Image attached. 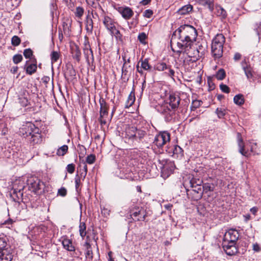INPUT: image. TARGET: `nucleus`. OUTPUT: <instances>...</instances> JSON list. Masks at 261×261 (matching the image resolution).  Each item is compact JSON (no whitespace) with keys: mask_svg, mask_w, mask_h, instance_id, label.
I'll return each instance as SVG.
<instances>
[{"mask_svg":"<svg viewBox=\"0 0 261 261\" xmlns=\"http://www.w3.org/2000/svg\"><path fill=\"white\" fill-rule=\"evenodd\" d=\"M197 35L196 30L192 25H181L174 32L172 36V39L174 37H178L179 41L177 42V46L178 49L175 50L172 48V50L180 56L182 51L186 52L191 47Z\"/></svg>","mask_w":261,"mask_h":261,"instance_id":"nucleus-1","label":"nucleus"},{"mask_svg":"<svg viewBox=\"0 0 261 261\" xmlns=\"http://www.w3.org/2000/svg\"><path fill=\"white\" fill-rule=\"evenodd\" d=\"M180 97L174 93L169 95L167 99V103L161 107V112L165 115L167 121H169L175 115V111L178 108L180 103Z\"/></svg>","mask_w":261,"mask_h":261,"instance_id":"nucleus-2","label":"nucleus"},{"mask_svg":"<svg viewBox=\"0 0 261 261\" xmlns=\"http://www.w3.org/2000/svg\"><path fill=\"white\" fill-rule=\"evenodd\" d=\"M225 38L222 34H218L212 40L211 52L215 60L219 59L223 56V45Z\"/></svg>","mask_w":261,"mask_h":261,"instance_id":"nucleus-3","label":"nucleus"},{"mask_svg":"<svg viewBox=\"0 0 261 261\" xmlns=\"http://www.w3.org/2000/svg\"><path fill=\"white\" fill-rule=\"evenodd\" d=\"M100 104V116L98 119L101 126L107 124L109 120L108 110L109 108V105L106 102L105 99L103 98L99 99Z\"/></svg>","mask_w":261,"mask_h":261,"instance_id":"nucleus-4","label":"nucleus"},{"mask_svg":"<svg viewBox=\"0 0 261 261\" xmlns=\"http://www.w3.org/2000/svg\"><path fill=\"white\" fill-rule=\"evenodd\" d=\"M28 189L35 193H39L44 187L43 182L36 176L30 177L27 180Z\"/></svg>","mask_w":261,"mask_h":261,"instance_id":"nucleus-5","label":"nucleus"},{"mask_svg":"<svg viewBox=\"0 0 261 261\" xmlns=\"http://www.w3.org/2000/svg\"><path fill=\"white\" fill-rule=\"evenodd\" d=\"M130 216L135 221H143L146 217V212L142 207L135 206L129 211Z\"/></svg>","mask_w":261,"mask_h":261,"instance_id":"nucleus-6","label":"nucleus"},{"mask_svg":"<svg viewBox=\"0 0 261 261\" xmlns=\"http://www.w3.org/2000/svg\"><path fill=\"white\" fill-rule=\"evenodd\" d=\"M170 140V135L167 132H163L156 135L153 143L158 147L161 148Z\"/></svg>","mask_w":261,"mask_h":261,"instance_id":"nucleus-7","label":"nucleus"},{"mask_svg":"<svg viewBox=\"0 0 261 261\" xmlns=\"http://www.w3.org/2000/svg\"><path fill=\"white\" fill-rule=\"evenodd\" d=\"M239 237L240 234L237 230L230 229L224 234L223 242H229L230 244H236Z\"/></svg>","mask_w":261,"mask_h":261,"instance_id":"nucleus-8","label":"nucleus"},{"mask_svg":"<svg viewBox=\"0 0 261 261\" xmlns=\"http://www.w3.org/2000/svg\"><path fill=\"white\" fill-rule=\"evenodd\" d=\"M149 60L148 58H145V59L141 58L138 63L136 66V70L141 75L144 73L143 70L151 71L152 67L149 63Z\"/></svg>","mask_w":261,"mask_h":261,"instance_id":"nucleus-9","label":"nucleus"},{"mask_svg":"<svg viewBox=\"0 0 261 261\" xmlns=\"http://www.w3.org/2000/svg\"><path fill=\"white\" fill-rule=\"evenodd\" d=\"M122 58L124 63L122 67L121 79L123 80L124 82H127L128 81L131 75L133 68L130 65H126V57L125 54L124 55H122Z\"/></svg>","mask_w":261,"mask_h":261,"instance_id":"nucleus-10","label":"nucleus"},{"mask_svg":"<svg viewBox=\"0 0 261 261\" xmlns=\"http://www.w3.org/2000/svg\"><path fill=\"white\" fill-rule=\"evenodd\" d=\"M36 126L32 123L28 122L19 129V135L23 138H28L31 135Z\"/></svg>","mask_w":261,"mask_h":261,"instance_id":"nucleus-11","label":"nucleus"},{"mask_svg":"<svg viewBox=\"0 0 261 261\" xmlns=\"http://www.w3.org/2000/svg\"><path fill=\"white\" fill-rule=\"evenodd\" d=\"M19 186L16 187V185H14L13 188V192L11 194V196L14 199L15 201H18L19 200L22 199L23 192L24 186L22 182H19Z\"/></svg>","mask_w":261,"mask_h":261,"instance_id":"nucleus-12","label":"nucleus"},{"mask_svg":"<svg viewBox=\"0 0 261 261\" xmlns=\"http://www.w3.org/2000/svg\"><path fill=\"white\" fill-rule=\"evenodd\" d=\"M222 245L224 251L228 255H234L238 252L236 243L230 244L229 242H222Z\"/></svg>","mask_w":261,"mask_h":261,"instance_id":"nucleus-13","label":"nucleus"},{"mask_svg":"<svg viewBox=\"0 0 261 261\" xmlns=\"http://www.w3.org/2000/svg\"><path fill=\"white\" fill-rule=\"evenodd\" d=\"M28 139L33 144L40 143L42 141L41 131L38 127H36Z\"/></svg>","mask_w":261,"mask_h":261,"instance_id":"nucleus-14","label":"nucleus"},{"mask_svg":"<svg viewBox=\"0 0 261 261\" xmlns=\"http://www.w3.org/2000/svg\"><path fill=\"white\" fill-rule=\"evenodd\" d=\"M136 130V127L134 126L126 125L125 130L122 133L123 137L127 140L128 141L132 142L133 139V136L135 135V131Z\"/></svg>","mask_w":261,"mask_h":261,"instance_id":"nucleus-15","label":"nucleus"},{"mask_svg":"<svg viewBox=\"0 0 261 261\" xmlns=\"http://www.w3.org/2000/svg\"><path fill=\"white\" fill-rule=\"evenodd\" d=\"M61 241H62V244L64 249L68 251H75V249L74 246L72 245V240L68 239L67 236L62 237L61 239Z\"/></svg>","mask_w":261,"mask_h":261,"instance_id":"nucleus-16","label":"nucleus"},{"mask_svg":"<svg viewBox=\"0 0 261 261\" xmlns=\"http://www.w3.org/2000/svg\"><path fill=\"white\" fill-rule=\"evenodd\" d=\"M118 12L121 14L123 18L126 20L129 19L134 15L133 11L128 7H119Z\"/></svg>","mask_w":261,"mask_h":261,"instance_id":"nucleus-17","label":"nucleus"},{"mask_svg":"<svg viewBox=\"0 0 261 261\" xmlns=\"http://www.w3.org/2000/svg\"><path fill=\"white\" fill-rule=\"evenodd\" d=\"M147 133L145 130L137 128L136 127V130L135 131V135L132 139V143L140 142L146 136Z\"/></svg>","mask_w":261,"mask_h":261,"instance_id":"nucleus-18","label":"nucleus"},{"mask_svg":"<svg viewBox=\"0 0 261 261\" xmlns=\"http://www.w3.org/2000/svg\"><path fill=\"white\" fill-rule=\"evenodd\" d=\"M238 146L239 148V152L245 156V157L249 158L250 156V154L248 153V151L245 150V145L243 142V139L241 137L240 133H238Z\"/></svg>","mask_w":261,"mask_h":261,"instance_id":"nucleus-19","label":"nucleus"},{"mask_svg":"<svg viewBox=\"0 0 261 261\" xmlns=\"http://www.w3.org/2000/svg\"><path fill=\"white\" fill-rule=\"evenodd\" d=\"M70 49L72 58L79 62L81 57V52L79 46L74 43L70 45Z\"/></svg>","mask_w":261,"mask_h":261,"instance_id":"nucleus-20","label":"nucleus"},{"mask_svg":"<svg viewBox=\"0 0 261 261\" xmlns=\"http://www.w3.org/2000/svg\"><path fill=\"white\" fill-rule=\"evenodd\" d=\"M192 190H191V194L193 196V199L194 200H198L200 199L203 195L202 188L201 186L193 187H191Z\"/></svg>","mask_w":261,"mask_h":261,"instance_id":"nucleus-21","label":"nucleus"},{"mask_svg":"<svg viewBox=\"0 0 261 261\" xmlns=\"http://www.w3.org/2000/svg\"><path fill=\"white\" fill-rule=\"evenodd\" d=\"M214 13L222 20L225 19L227 16L226 10L219 5L215 6V11Z\"/></svg>","mask_w":261,"mask_h":261,"instance_id":"nucleus-22","label":"nucleus"},{"mask_svg":"<svg viewBox=\"0 0 261 261\" xmlns=\"http://www.w3.org/2000/svg\"><path fill=\"white\" fill-rule=\"evenodd\" d=\"M175 168L174 165L172 162H166L162 167V172L167 174V176L173 173Z\"/></svg>","mask_w":261,"mask_h":261,"instance_id":"nucleus-23","label":"nucleus"},{"mask_svg":"<svg viewBox=\"0 0 261 261\" xmlns=\"http://www.w3.org/2000/svg\"><path fill=\"white\" fill-rule=\"evenodd\" d=\"M103 23L108 30L111 31L115 28V22L108 16H105L103 19Z\"/></svg>","mask_w":261,"mask_h":261,"instance_id":"nucleus-24","label":"nucleus"},{"mask_svg":"<svg viewBox=\"0 0 261 261\" xmlns=\"http://www.w3.org/2000/svg\"><path fill=\"white\" fill-rule=\"evenodd\" d=\"M29 61H27L25 63V65H24V68L26 70V73L28 74L32 75L34 73L37 68L36 61H35V63L29 64Z\"/></svg>","mask_w":261,"mask_h":261,"instance_id":"nucleus-25","label":"nucleus"},{"mask_svg":"<svg viewBox=\"0 0 261 261\" xmlns=\"http://www.w3.org/2000/svg\"><path fill=\"white\" fill-rule=\"evenodd\" d=\"M12 259V255L10 249L0 251V261H11Z\"/></svg>","mask_w":261,"mask_h":261,"instance_id":"nucleus-26","label":"nucleus"},{"mask_svg":"<svg viewBox=\"0 0 261 261\" xmlns=\"http://www.w3.org/2000/svg\"><path fill=\"white\" fill-rule=\"evenodd\" d=\"M193 9L192 5L188 4L180 8L176 13L179 15H185L189 14L193 10Z\"/></svg>","mask_w":261,"mask_h":261,"instance_id":"nucleus-27","label":"nucleus"},{"mask_svg":"<svg viewBox=\"0 0 261 261\" xmlns=\"http://www.w3.org/2000/svg\"><path fill=\"white\" fill-rule=\"evenodd\" d=\"M90 13V10H88L86 20V29L88 32L91 33L93 28V22Z\"/></svg>","mask_w":261,"mask_h":261,"instance_id":"nucleus-28","label":"nucleus"},{"mask_svg":"<svg viewBox=\"0 0 261 261\" xmlns=\"http://www.w3.org/2000/svg\"><path fill=\"white\" fill-rule=\"evenodd\" d=\"M198 3L203 6L207 7L211 12L214 10V0H198Z\"/></svg>","mask_w":261,"mask_h":261,"instance_id":"nucleus-29","label":"nucleus"},{"mask_svg":"<svg viewBox=\"0 0 261 261\" xmlns=\"http://www.w3.org/2000/svg\"><path fill=\"white\" fill-rule=\"evenodd\" d=\"M135 99L136 98L135 95V91L133 89L128 95L127 101L126 102L125 107L128 108L131 107L134 103Z\"/></svg>","mask_w":261,"mask_h":261,"instance_id":"nucleus-30","label":"nucleus"},{"mask_svg":"<svg viewBox=\"0 0 261 261\" xmlns=\"http://www.w3.org/2000/svg\"><path fill=\"white\" fill-rule=\"evenodd\" d=\"M86 228L85 223L81 221L79 225V232L82 239H84L87 234Z\"/></svg>","mask_w":261,"mask_h":261,"instance_id":"nucleus-31","label":"nucleus"},{"mask_svg":"<svg viewBox=\"0 0 261 261\" xmlns=\"http://www.w3.org/2000/svg\"><path fill=\"white\" fill-rule=\"evenodd\" d=\"M233 101L236 105L242 106L245 102L244 95L241 94L236 95L233 98Z\"/></svg>","mask_w":261,"mask_h":261,"instance_id":"nucleus-32","label":"nucleus"},{"mask_svg":"<svg viewBox=\"0 0 261 261\" xmlns=\"http://www.w3.org/2000/svg\"><path fill=\"white\" fill-rule=\"evenodd\" d=\"M110 32L112 35L115 36L116 39L117 41H119L120 42H122L123 41L122 35L120 33L119 30L116 29V27Z\"/></svg>","mask_w":261,"mask_h":261,"instance_id":"nucleus-33","label":"nucleus"},{"mask_svg":"<svg viewBox=\"0 0 261 261\" xmlns=\"http://www.w3.org/2000/svg\"><path fill=\"white\" fill-rule=\"evenodd\" d=\"M154 69L158 71H163L166 69H167L168 68H169L168 65H167V64L163 62H160L157 63L154 65Z\"/></svg>","mask_w":261,"mask_h":261,"instance_id":"nucleus-34","label":"nucleus"},{"mask_svg":"<svg viewBox=\"0 0 261 261\" xmlns=\"http://www.w3.org/2000/svg\"><path fill=\"white\" fill-rule=\"evenodd\" d=\"M81 177L78 174H76L75 177V186L77 192L80 193L81 191L82 184L81 182Z\"/></svg>","mask_w":261,"mask_h":261,"instance_id":"nucleus-35","label":"nucleus"},{"mask_svg":"<svg viewBox=\"0 0 261 261\" xmlns=\"http://www.w3.org/2000/svg\"><path fill=\"white\" fill-rule=\"evenodd\" d=\"M105 0H86L87 4L92 7L96 8L97 7L101 9V7L99 4V2L103 3Z\"/></svg>","mask_w":261,"mask_h":261,"instance_id":"nucleus-36","label":"nucleus"},{"mask_svg":"<svg viewBox=\"0 0 261 261\" xmlns=\"http://www.w3.org/2000/svg\"><path fill=\"white\" fill-rule=\"evenodd\" d=\"M85 12L84 9L82 7H77L74 12L75 16L79 19H81Z\"/></svg>","mask_w":261,"mask_h":261,"instance_id":"nucleus-37","label":"nucleus"},{"mask_svg":"<svg viewBox=\"0 0 261 261\" xmlns=\"http://www.w3.org/2000/svg\"><path fill=\"white\" fill-rule=\"evenodd\" d=\"M68 147L66 145H64L60 147L57 151V154L59 156L64 155L68 151Z\"/></svg>","mask_w":261,"mask_h":261,"instance_id":"nucleus-38","label":"nucleus"},{"mask_svg":"<svg viewBox=\"0 0 261 261\" xmlns=\"http://www.w3.org/2000/svg\"><path fill=\"white\" fill-rule=\"evenodd\" d=\"M243 69L248 79L250 80L253 77L252 69L250 66H244Z\"/></svg>","mask_w":261,"mask_h":261,"instance_id":"nucleus-39","label":"nucleus"},{"mask_svg":"<svg viewBox=\"0 0 261 261\" xmlns=\"http://www.w3.org/2000/svg\"><path fill=\"white\" fill-rule=\"evenodd\" d=\"M202 180L199 178L193 177L190 181V184L191 187L201 186Z\"/></svg>","mask_w":261,"mask_h":261,"instance_id":"nucleus-40","label":"nucleus"},{"mask_svg":"<svg viewBox=\"0 0 261 261\" xmlns=\"http://www.w3.org/2000/svg\"><path fill=\"white\" fill-rule=\"evenodd\" d=\"M197 51L198 53L199 57H202L203 55H204L206 51L205 44H204V43H201L200 45H198V47L197 48Z\"/></svg>","mask_w":261,"mask_h":261,"instance_id":"nucleus-41","label":"nucleus"},{"mask_svg":"<svg viewBox=\"0 0 261 261\" xmlns=\"http://www.w3.org/2000/svg\"><path fill=\"white\" fill-rule=\"evenodd\" d=\"M18 102L23 107H27L29 104V101L27 97L22 95L19 97Z\"/></svg>","mask_w":261,"mask_h":261,"instance_id":"nucleus-42","label":"nucleus"},{"mask_svg":"<svg viewBox=\"0 0 261 261\" xmlns=\"http://www.w3.org/2000/svg\"><path fill=\"white\" fill-rule=\"evenodd\" d=\"M9 249V248L7 247L6 239L4 237L0 238V251Z\"/></svg>","mask_w":261,"mask_h":261,"instance_id":"nucleus-43","label":"nucleus"},{"mask_svg":"<svg viewBox=\"0 0 261 261\" xmlns=\"http://www.w3.org/2000/svg\"><path fill=\"white\" fill-rule=\"evenodd\" d=\"M226 76L225 71L223 69H219L216 74V77L218 80H223Z\"/></svg>","mask_w":261,"mask_h":261,"instance_id":"nucleus-44","label":"nucleus"},{"mask_svg":"<svg viewBox=\"0 0 261 261\" xmlns=\"http://www.w3.org/2000/svg\"><path fill=\"white\" fill-rule=\"evenodd\" d=\"M216 113L219 118H222L226 114V110L223 108H218L216 110Z\"/></svg>","mask_w":261,"mask_h":261,"instance_id":"nucleus-45","label":"nucleus"},{"mask_svg":"<svg viewBox=\"0 0 261 261\" xmlns=\"http://www.w3.org/2000/svg\"><path fill=\"white\" fill-rule=\"evenodd\" d=\"M202 192L203 193H206L208 192H212L214 191V188L211 186V184L209 183H205L202 185Z\"/></svg>","mask_w":261,"mask_h":261,"instance_id":"nucleus-46","label":"nucleus"},{"mask_svg":"<svg viewBox=\"0 0 261 261\" xmlns=\"http://www.w3.org/2000/svg\"><path fill=\"white\" fill-rule=\"evenodd\" d=\"M21 43L20 38L17 36H14L11 39V44L14 46H18Z\"/></svg>","mask_w":261,"mask_h":261,"instance_id":"nucleus-47","label":"nucleus"},{"mask_svg":"<svg viewBox=\"0 0 261 261\" xmlns=\"http://www.w3.org/2000/svg\"><path fill=\"white\" fill-rule=\"evenodd\" d=\"M95 155L93 154H91L86 157V162L85 163L86 164H92L95 162Z\"/></svg>","mask_w":261,"mask_h":261,"instance_id":"nucleus-48","label":"nucleus"},{"mask_svg":"<svg viewBox=\"0 0 261 261\" xmlns=\"http://www.w3.org/2000/svg\"><path fill=\"white\" fill-rule=\"evenodd\" d=\"M60 57V54L58 51H53L51 52L50 55V58L51 60V63L56 62L59 59Z\"/></svg>","mask_w":261,"mask_h":261,"instance_id":"nucleus-49","label":"nucleus"},{"mask_svg":"<svg viewBox=\"0 0 261 261\" xmlns=\"http://www.w3.org/2000/svg\"><path fill=\"white\" fill-rule=\"evenodd\" d=\"M84 54L86 59L87 62H89V57H91L92 61L94 60V57L93 54L92 50H89L87 51H84Z\"/></svg>","mask_w":261,"mask_h":261,"instance_id":"nucleus-50","label":"nucleus"},{"mask_svg":"<svg viewBox=\"0 0 261 261\" xmlns=\"http://www.w3.org/2000/svg\"><path fill=\"white\" fill-rule=\"evenodd\" d=\"M147 38V35L144 32L140 33L138 36L139 41L142 44H145V40Z\"/></svg>","mask_w":261,"mask_h":261,"instance_id":"nucleus-51","label":"nucleus"},{"mask_svg":"<svg viewBox=\"0 0 261 261\" xmlns=\"http://www.w3.org/2000/svg\"><path fill=\"white\" fill-rule=\"evenodd\" d=\"M22 59V56L20 54L15 55L13 57V61L15 64H17L21 62Z\"/></svg>","mask_w":261,"mask_h":261,"instance_id":"nucleus-52","label":"nucleus"},{"mask_svg":"<svg viewBox=\"0 0 261 261\" xmlns=\"http://www.w3.org/2000/svg\"><path fill=\"white\" fill-rule=\"evenodd\" d=\"M33 51L30 48H27L24 50L23 55L26 59H30L33 56Z\"/></svg>","mask_w":261,"mask_h":261,"instance_id":"nucleus-53","label":"nucleus"},{"mask_svg":"<svg viewBox=\"0 0 261 261\" xmlns=\"http://www.w3.org/2000/svg\"><path fill=\"white\" fill-rule=\"evenodd\" d=\"M75 166L74 164H69L66 167L67 171L70 173L72 174L75 171Z\"/></svg>","mask_w":261,"mask_h":261,"instance_id":"nucleus-54","label":"nucleus"},{"mask_svg":"<svg viewBox=\"0 0 261 261\" xmlns=\"http://www.w3.org/2000/svg\"><path fill=\"white\" fill-rule=\"evenodd\" d=\"M220 88L224 93H229L230 92V88L226 85L223 84H220Z\"/></svg>","mask_w":261,"mask_h":261,"instance_id":"nucleus-55","label":"nucleus"},{"mask_svg":"<svg viewBox=\"0 0 261 261\" xmlns=\"http://www.w3.org/2000/svg\"><path fill=\"white\" fill-rule=\"evenodd\" d=\"M76 74V72L75 70L72 67H69L67 69V71H66L65 75H68L70 76H74Z\"/></svg>","mask_w":261,"mask_h":261,"instance_id":"nucleus-56","label":"nucleus"},{"mask_svg":"<svg viewBox=\"0 0 261 261\" xmlns=\"http://www.w3.org/2000/svg\"><path fill=\"white\" fill-rule=\"evenodd\" d=\"M201 101L200 100H194L192 102V106H191V109L193 110V109H195L201 106Z\"/></svg>","mask_w":261,"mask_h":261,"instance_id":"nucleus-57","label":"nucleus"},{"mask_svg":"<svg viewBox=\"0 0 261 261\" xmlns=\"http://www.w3.org/2000/svg\"><path fill=\"white\" fill-rule=\"evenodd\" d=\"M153 11L150 9L146 10L143 14V16L148 18H150L153 15Z\"/></svg>","mask_w":261,"mask_h":261,"instance_id":"nucleus-58","label":"nucleus"},{"mask_svg":"<svg viewBox=\"0 0 261 261\" xmlns=\"http://www.w3.org/2000/svg\"><path fill=\"white\" fill-rule=\"evenodd\" d=\"M58 193L60 196H65L67 194V190L65 188L62 187L58 190Z\"/></svg>","mask_w":261,"mask_h":261,"instance_id":"nucleus-59","label":"nucleus"},{"mask_svg":"<svg viewBox=\"0 0 261 261\" xmlns=\"http://www.w3.org/2000/svg\"><path fill=\"white\" fill-rule=\"evenodd\" d=\"M183 151L182 148L178 145H176L174 146L173 149V153L174 154H180Z\"/></svg>","mask_w":261,"mask_h":261,"instance_id":"nucleus-60","label":"nucleus"},{"mask_svg":"<svg viewBox=\"0 0 261 261\" xmlns=\"http://www.w3.org/2000/svg\"><path fill=\"white\" fill-rule=\"evenodd\" d=\"M252 249L254 251L258 252L261 251V247L258 243H255L252 245Z\"/></svg>","mask_w":261,"mask_h":261,"instance_id":"nucleus-61","label":"nucleus"},{"mask_svg":"<svg viewBox=\"0 0 261 261\" xmlns=\"http://www.w3.org/2000/svg\"><path fill=\"white\" fill-rule=\"evenodd\" d=\"M86 257L87 258L88 257V258H90L91 260L93 259V251H92V248L86 250Z\"/></svg>","mask_w":261,"mask_h":261,"instance_id":"nucleus-62","label":"nucleus"},{"mask_svg":"<svg viewBox=\"0 0 261 261\" xmlns=\"http://www.w3.org/2000/svg\"><path fill=\"white\" fill-rule=\"evenodd\" d=\"M168 66L169 68H168L167 69L168 70V72H166V73L168 74V75H169V76L173 78V77L174 76L175 72L173 69L171 68L170 65H168Z\"/></svg>","mask_w":261,"mask_h":261,"instance_id":"nucleus-63","label":"nucleus"},{"mask_svg":"<svg viewBox=\"0 0 261 261\" xmlns=\"http://www.w3.org/2000/svg\"><path fill=\"white\" fill-rule=\"evenodd\" d=\"M256 30L259 37L261 38V22L258 24Z\"/></svg>","mask_w":261,"mask_h":261,"instance_id":"nucleus-64","label":"nucleus"}]
</instances>
